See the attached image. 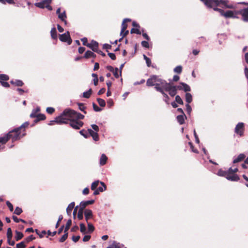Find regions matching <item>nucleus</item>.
I'll use <instances>...</instances> for the list:
<instances>
[{
  "mask_svg": "<svg viewBox=\"0 0 248 248\" xmlns=\"http://www.w3.org/2000/svg\"><path fill=\"white\" fill-rule=\"evenodd\" d=\"M91 57H93V58H95L96 55L93 52L90 50H87L84 54L83 58L88 59Z\"/></svg>",
  "mask_w": 248,
  "mask_h": 248,
  "instance_id": "4be33fe9",
  "label": "nucleus"
},
{
  "mask_svg": "<svg viewBox=\"0 0 248 248\" xmlns=\"http://www.w3.org/2000/svg\"><path fill=\"white\" fill-rule=\"evenodd\" d=\"M158 90H159V92H160L164 97V99H163V100L165 102V103L167 104H169L170 97L168 96V95L166 93H165L164 91H165L164 89H159Z\"/></svg>",
  "mask_w": 248,
  "mask_h": 248,
  "instance_id": "a211bd4d",
  "label": "nucleus"
},
{
  "mask_svg": "<svg viewBox=\"0 0 248 248\" xmlns=\"http://www.w3.org/2000/svg\"><path fill=\"white\" fill-rule=\"evenodd\" d=\"M51 36L53 39H57V33L56 29L55 27H53L51 29L50 31Z\"/></svg>",
  "mask_w": 248,
  "mask_h": 248,
  "instance_id": "c85d7f7f",
  "label": "nucleus"
},
{
  "mask_svg": "<svg viewBox=\"0 0 248 248\" xmlns=\"http://www.w3.org/2000/svg\"><path fill=\"white\" fill-rule=\"evenodd\" d=\"M141 46L145 48H148L149 47V45L147 41H142L141 43Z\"/></svg>",
  "mask_w": 248,
  "mask_h": 248,
  "instance_id": "680f3d73",
  "label": "nucleus"
},
{
  "mask_svg": "<svg viewBox=\"0 0 248 248\" xmlns=\"http://www.w3.org/2000/svg\"><path fill=\"white\" fill-rule=\"evenodd\" d=\"M164 90L168 92L169 95L171 97H174L177 93L175 89V85L170 83H168Z\"/></svg>",
  "mask_w": 248,
  "mask_h": 248,
  "instance_id": "423d86ee",
  "label": "nucleus"
},
{
  "mask_svg": "<svg viewBox=\"0 0 248 248\" xmlns=\"http://www.w3.org/2000/svg\"><path fill=\"white\" fill-rule=\"evenodd\" d=\"M29 122H26L24 123H23L21 126H20L19 127H18L17 128H18V129L20 130L21 131H22V130H23L24 132L23 133H25L24 128L25 127H27L29 125Z\"/></svg>",
  "mask_w": 248,
  "mask_h": 248,
  "instance_id": "a19ab883",
  "label": "nucleus"
},
{
  "mask_svg": "<svg viewBox=\"0 0 248 248\" xmlns=\"http://www.w3.org/2000/svg\"><path fill=\"white\" fill-rule=\"evenodd\" d=\"M7 239H12V238L13 237V233H12V230L10 228H8L7 229Z\"/></svg>",
  "mask_w": 248,
  "mask_h": 248,
  "instance_id": "a18cd8bd",
  "label": "nucleus"
},
{
  "mask_svg": "<svg viewBox=\"0 0 248 248\" xmlns=\"http://www.w3.org/2000/svg\"><path fill=\"white\" fill-rule=\"evenodd\" d=\"M185 96L186 101L187 104H189L192 101V96L190 93H186Z\"/></svg>",
  "mask_w": 248,
  "mask_h": 248,
  "instance_id": "2f4dec72",
  "label": "nucleus"
},
{
  "mask_svg": "<svg viewBox=\"0 0 248 248\" xmlns=\"http://www.w3.org/2000/svg\"><path fill=\"white\" fill-rule=\"evenodd\" d=\"M70 125L75 129H79L83 125V123L81 121L74 120V119H70Z\"/></svg>",
  "mask_w": 248,
  "mask_h": 248,
  "instance_id": "1a4fd4ad",
  "label": "nucleus"
},
{
  "mask_svg": "<svg viewBox=\"0 0 248 248\" xmlns=\"http://www.w3.org/2000/svg\"><path fill=\"white\" fill-rule=\"evenodd\" d=\"M97 101L101 107H104L106 106V102L104 99L99 98L97 99Z\"/></svg>",
  "mask_w": 248,
  "mask_h": 248,
  "instance_id": "49530a36",
  "label": "nucleus"
},
{
  "mask_svg": "<svg viewBox=\"0 0 248 248\" xmlns=\"http://www.w3.org/2000/svg\"><path fill=\"white\" fill-rule=\"evenodd\" d=\"M66 17H67V16H66V13H65V11H64L62 13L59 14V15L58 16V18L61 21H63L65 25L67 24V21L65 20Z\"/></svg>",
  "mask_w": 248,
  "mask_h": 248,
  "instance_id": "412c9836",
  "label": "nucleus"
},
{
  "mask_svg": "<svg viewBox=\"0 0 248 248\" xmlns=\"http://www.w3.org/2000/svg\"><path fill=\"white\" fill-rule=\"evenodd\" d=\"M228 172H229L228 170L225 171V170H222V169H220L218 170L217 174V175H218L219 176L224 177L226 178L228 174Z\"/></svg>",
  "mask_w": 248,
  "mask_h": 248,
  "instance_id": "cd10ccee",
  "label": "nucleus"
},
{
  "mask_svg": "<svg viewBox=\"0 0 248 248\" xmlns=\"http://www.w3.org/2000/svg\"><path fill=\"white\" fill-rule=\"evenodd\" d=\"M84 211L82 208L79 207L78 213L77 217L79 220H82L83 218V214L84 215Z\"/></svg>",
  "mask_w": 248,
  "mask_h": 248,
  "instance_id": "a878e982",
  "label": "nucleus"
},
{
  "mask_svg": "<svg viewBox=\"0 0 248 248\" xmlns=\"http://www.w3.org/2000/svg\"><path fill=\"white\" fill-rule=\"evenodd\" d=\"M158 82H156L155 84V88L157 91L159 92L158 89H164L165 86L167 84L168 82H167L165 80L159 78L157 80Z\"/></svg>",
  "mask_w": 248,
  "mask_h": 248,
  "instance_id": "9b49d317",
  "label": "nucleus"
},
{
  "mask_svg": "<svg viewBox=\"0 0 248 248\" xmlns=\"http://www.w3.org/2000/svg\"><path fill=\"white\" fill-rule=\"evenodd\" d=\"M112 245L114 248H122L124 247V245L122 244H120L116 241H113Z\"/></svg>",
  "mask_w": 248,
  "mask_h": 248,
  "instance_id": "ea45409f",
  "label": "nucleus"
},
{
  "mask_svg": "<svg viewBox=\"0 0 248 248\" xmlns=\"http://www.w3.org/2000/svg\"><path fill=\"white\" fill-rule=\"evenodd\" d=\"M245 130V124L242 122L238 123L235 128L234 133L239 136L242 137L244 135Z\"/></svg>",
  "mask_w": 248,
  "mask_h": 248,
  "instance_id": "0eeeda50",
  "label": "nucleus"
},
{
  "mask_svg": "<svg viewBox=\"0 0 248 248\" xmlns=\"http://www.w3.org/2000/svg\"><path fill=\"white\" fill-rule=\"evenodd\" d=\"M92 93V89H90L88 91L83 93V96L86 98H89Z\"/></svg>",
  "mask_w": 248,
  "mask_h": 248,
  "instance_id": "79ce46f5",
  "label": "nucleus"
},
{
  "mask_svg": "<svg viewBox=\"0 0 248 248\" xmlns=\"http://www.w3.org/2000/svg\"><path fill=\"white\" fill-rule=\"evenodd\" d=\"M226 179L229 181L232 182H237L240 179L239 177L237 174L232 172H230L229 171L227 176Z\"/></svg>",
  "mask_w": 248,
  "mask_h": 248,
  "instance_id": "ddd939ff",
  "label": "nucleus"
},
{
  "mask_svg": "<svg viewBox=\"0 0 248 248\" xmlns=\"http://www.w3.org/2000/svg\"><path fill=\"white\" fill-rule=\"evenodd\" d=\"M80 226V231L82 234H86L87 233L86 227L84 224L83 223H80L79 224Z\"/></svg>",
  "mask_w": 248,
  "mask_h": 248,
  "instance_id": "c756f323",
  "label": "nucleus"
},
{
  "mask_svg": "<svg viewBox=\"0 0 248 248\" xmlns=\"http://www.w3.org/2000/svg\"><path fill=\"white\" fill-rule=\"evenodd\" d=\"M46 111L48 114H52L54 112L55 109L52 107H48Z\"/></svg>",
  "mask_w": 248,
  "mask_h": 248,
  "instance_id": "69168bd1",
  "label": "nucleus"
},
{
  "mask_svg": "<svg viewBox=\"0 0 248 248\" xmlns=\"http://www.w3.org/2000/svg\"><path fill=\"white\" fill-rule=\"evenodd\" d=\"M79 133L80 135H81L82 136H83L85 138L87 139L89 137V134L87 133V132L84 129L80 130L79 131Z\"/></svg>",
  "mask_w": 248,
  "mask_h": 248,
  "instance_id": "09e8293b",
  "label": "nucleus"
},
{
  "mask_svg": "<svg viewBox=\"0 0 248 248\" xmlns=\"http://www.w3.org/2000/svg\"><path fill=\"white\" fill-rule=\"evenodd\" d=\"M9 79L8 76L5 74H0V82L1 81H6Z\"/></svg>",
  "mask_w": 248,
  "mask_h": 248,
  "instance_id": "c03bdc74",
  "label": "nucleus"
},
{
  "mask_svg": "<svg viewBox=\"0 0 248 248\" xmlns=\"http://www.w3.org/2000/svg\"><path fill=\"white\" fill-rule=\"evenodd\" d=\"M204 4L208 8H213L214 10L218 11L221 16H224L226 18H238L237 16L239 15L238 11H227L224 12V11L217 7L219 5H221L223 8H232V4L228 5V1L226 0H201Z\"/></svg>",
  "mask_w": 248,
  "mask_h": 248,
  "instance_id": "f257e3e1",
  "label": "nucleus"
},
{
  "mask_svg": "<svg viewBox=\"0 0 248 248\" xmlns=\"http://www.w3.org/2000/svg\"><path fill=\"white\" fill-rule=\"evenodd\" d=\"M239 15L241 16V20L245 22H248V7L238 11Z\"/></svg>",
  "mask_w": 248,
  "mask_h": 248,
  "instance_id": "9d476101",
  "label": "nucleus"
},
{
  "mask_svg": "<svg viewBox=\"0 0 248 248\" xmlns=\"http://www.w3.org/2000/svg\"><path fill=\"white\" fill-rule=\"evenodd\" d=\"M186 111L188 114H190L192 111V108L191 106L189 105V104H187L186 105Z\"/></svg>",
  "mask_w": 248,
  "mask_h": 248,
  "instance_id": "338daca9",
  "label": "nucleus"
},
{
  "mask_svg": "<svg viewBox=\"0 0 248 248\" xmlns=\"http://www.w3.org/2000/svg\"><path fill=\"white\" fill-rule=\"evenodd\" d=\"M12 218H13V220H14V221L16 223H18L19 221H21L24 223H26V221L24 220H23L22 219H19L17 218V217H16L15 216H13Z\"/></svg>",
  "mask_w": 248,
  "mask_h": 248,
  "instance_id": "5fc2aeb1",
  "label": "nucleus"
},
{
  "mask_svg": "<svg viewBox=\"0 0 248 248\" xmlns=\"http://www.w3.org/2000/svg\"><path fill=\"white\" fill-rule=\"evenodd\" d=\"M84 216L86 223H88L89 222V220L93 218V211L89 209H85L84 211Z\"/></svg>",
  "mask_w": 248,
  "mask_h": 248,
  "instance_id": "4468645a",
  "label": "nucleus"
},
{
  "mask_svg": "<svg viewBox=\"0 0 248 248\" xmlns=\"http://www.w3.org/2000/svg\"><path fill=\"white\" fill-rule=\"evenodd\" d=\"M70 114V118L76 119V120L83 119L84 116L73 109L67 108L64 110V113Z\"/></svg>",
  "mask_w": 248,
  "mask_h": 248,
  "instance_id": "7ed1b4c3",
  "label": "nucleus"
},
{
  "mask_svg": "<svg viewBox=\"0 0 248 248\" xmlns=\"http://www.w3.org/2000/svg\"><path fill=\"white\" fill-rule=\"evenodd\" d=\"M87 46L91 49L93 51H97L98 43L94 40H92L90 43L87 44Z\"/></svg>",
  "mask_w": 248,
  "mask_h": 248,
  "instance_id": "2eb2a0df",
  "label": "nucleus"
},
{
  "mask_svg": "<svg viewBox=\"0 0 248 248\" xmlns=\"http://www.w3.org/2000/svg\"><path fill=\"white\" fill-rule=\"evenodd\" d=\"M71 224H72L71 219H68L66 222V225H65V226L64 228V232H67V231L69 229V228H70V226L71 225Z\"/></svg>",
  "mask_w": 248,
  "mask_h": 248,
  "instance_id": "c9c22d12",
  "label": "nucleus"
},
{
  "mask_svg": "<svg viewBox=\"0 0 248 248\" xmlns=\"http://www.w3.org/2000/svg\"><path fill=\"white\" fill-rule=\"evenodd\" d=\"M88 133H89L88 134L89 136H92L93 140L94 141L98 140H99L98 134H97V132L94 131L93 130H92V129H90V128L88 129Z\"/></svg>",
  "mask_w": 248,
  "mask_h": 248,
  "instance_id": "f3484780",
  "label": "nucleus"
},
{
  "mask_svg": "<svg viewBox=\"0 0 248 248\" xmlns=\"http://www.w3.org/2000/svg\"><path fill=\"white\" fill-rule=\"evenodd\" d=\"M245 157H246V155L245 154H240V155H238V156L237 157H236L235 158H234L233 159V163H236L239 162H240V161H242L243 159H244Z\"/></svg>",
  "mask_w": 248,
  "mask_h": 248,
  "instance_id": "aec40b11",
  "label": "nucleus"
},
{
  "mask_svg": "<svg viewBox=\"0 0 248 248\" xmlns=\"http://www.w3.org/2000/svg\"><path fill=\"white\" fill-rule=\"evenodd\" d=\"M0 2L3 4H5L6 3L11 4H15L14 0H0Z\"/></svg>",
  "mask_w": 248,
  "mask_h": 248,
  "instance_id": "4d7b16f0",
  "label": "nucleus"
},
{
  "mask_svg": "<svg viewBox=\"0 0 248 248\" xmlns=\"http://www.w3.org/2000/svg\"><path fill=\"white\" fill-rule=\"evenodd\" d=\"M24 83L21 80L17 79L15 80V84L16 86L21 87L23 85Z\"/></svg>",
  "mask_w": 248,
  "mask_h": 248,
  "instance_id": "13d9d810",
  "label": "nucleus"
},
{
  "mask_svg": "<svg viewBox=\"0 0 248 248\" xmlns=\"http://www.w3.org/2000/svg\"><path fill=\"white\" fill-rule=\"evenodd\" d=\"M87 226H88L87 232L90 233L93 232L94 231V229H95L93 225L90 222H88V223H87Z\"/></svg>",
  "mask_w": 248,
  "mask_h": 248,
  "instance_id": "72a5a7b5",
  "label": "nucleus"
},
{
  "mask_svg": "<svg viewBox=\"0 0 248 248\" xmlns=\"http://www.w3.org/2000/svg\"><path fill=\"white\" fill-rule=\"evenodd\" d=\"M26 247L24 242H21L19 243L16 244L17 248H25Z\"/></svg>",
  "mask_w": 248,
  "mask_h": 248,
  "instance_id": "0e129e2a",
  "label": "nucleus"
},
{
  "mask_svg": "<svg viewBox=\"0 0 248 248\" xmlns=\"http://www.w3.org/2000/svg\"><path fill=\"white\" fill-rule=\"evenodd\" d=\"M64 113V111L61 115L55 118V123L58 124H67L70 119V114Z\"/></svg>",
  "mask_w": 248,
  "mask_h": 248,
  "instance_id": "20e7f679",
  "label": "nucleus"
},
{
  "mask_svg": "<svg viewBox=\"0 0 248 248\" xmlns=\"http://www.w3.org/2000/svg\"><path fill=\"white\" fill-rule=\"evenodd\" d=\"M99 183H100V182L99 180H96L93 182L91 185V189L93 190H95L97 188Z\"/></svg>",
  "mask_w": 248,
  "mask_h": 248,
  "instance_id": "58836bf2",
  "label": "nucleus"
},
{
  "mask_svg": "<svg viewBox=\"0 0 248 248\" xmlns=\"http://www.w3.org/2000/svg\"><path fill=\"white\" fill-rule=\"evenodd\" d=\"M68 237V232H64V234L61 237V238L60 239L59 241L60 242H63L66 240V239Z\"/></svg>",
  "mask_w": 248,
  "mask_h": 248,
  "instance_id": "864d4df0",
  "label": "nucleus"
},
{
  "mask_svg": "<svg viewBox=\"0 0 248 248\" xmlns=\"http://www.w3.org/2000/svg\"><path fill=\"white\" fill-rule=\"evenodd\" d=\"M174 72L178 73L180 74L182 71V67L181 65L177 66L173 70Z\"/></svg>",
  "mask_w": 248,
  "mask_h": 248,
  "instance_id": "8fccbe9b",
  "label": "nucleus"
},
{
  "mask_svg": "<svg viewBox=\"0 0 248 248\" xmlns=\"http://www.w3.org/2000/svg\"><path fill=\"white\" fill-rule=\"evenodd\" d=\"M118 71H119V69L118 68H115V69L114 70L113 72H112L114 77L117 78H118L119 77V76H120V74H118Z\"/></svg>",
  "mask_w": 248,
  "mask_h": 248,
  "instance_id": "052dcab7",
  "label": "nucleus"
},
{
  "mask_svg": "<svg viewBox=\"0 0 248 248\" xmlns=\"http://www.w3.org/2000/svg\"><path fill=\"white\" fill-rule=\"evenodd\" d=\"M186 118L185 114L179 115L177 116V121L180 124H183L185 123V120Z\"/></svg>",
  "mask_w": 248,
  "mask_h": 248,
  "instance_id": "6ab92c4d",
  "label": "nucleus"
},
{
  "mask_svg": "<svg viewBox=\"0 0 248 248\" xmlns=\"http://www.w3.org/2000/svg\"><path fill=\"white\" fill-rule=\"evenodd\" d=\"M75 206V202H71L66 208V213L68 216H71V212Z\"/></svg>",
  "mask_w": 248,
  "mask_h": 248,
  "instance_id": "393cba45",
  "label": "nucleus"
},
{
  "mask_svg": "<svg viewBox=\"0 0 248 248\" xmlns=\"http://www.w3.org/2000/svg\"><path fill=\"white\" fill-rule=\"evenodd\" d=\"M22 212V209L20 207H16L14 211V214H15L17 215H19L21 214Z\"/></svg>",
  "mask_w": 248,
  "mask_h": 248,
  "instance_id": "6e6d98bb",
  "label": "nucleus"
},
{
  "mask_svg": "<svg viewBox=\"0 0 248 248\" xmlns=\"http://www.w3.org/2000/svg\"><path fill=\"white\" fill-rule=\"evenodd\" d=\"M94 202V200H91L89 201H83L80 202L79 204V207L84 210L85 207L90 204H92Z\"/></svg>",
  "mask_w": 248,
  "mask_h": 248,
  "instance_id": "dca6fc26",
  "label": "nucleus"
},
{
  "mask_svg": "<svg viewBox=\"0 0 248 248\" xmlns=\"http://www.w3.org/2000/svg\"><path fill=\"white\" fill-rule=\"evenodd\" d=\"M36 119H35L34 121V122L35 123H37L39 121L44 120L45 119H46V117L44 114L40 113L36 115Z\"/></svg>",
  "mask_w": 248,
  "mask_h": 248,
  "instance_id": "bb28decb",
  "label": "nucleus"
},
{
  "mask_svg": "<svg viewBox=\"0 0 248 248\" xmlns=\"http://www.w3.org/2000/svg\"><path fill=\"white\" fill-rule=\"evenodd\" d=\"M108 160L107 156L104 154H103L100 158L99 164L101 166H103L106 164Z\"/></svg>",
  "mask_w": 248,
  "mask_h": 248,
  "instance_id": "b1692460",
  "label": "nucleus"
},
{
  "mask_svg": "<svg viewBox=\"0 0 248 248\" xmlns=\"http://www.w3.org/2000/svg\"><path fill=\"white\" fill-rule=\"evenodd\" d=\"M52 2V0H43L39 2H36L34 4V5L37 7L44 9L45 8H47L49 11L52 10V7L50 5Z\"/></svg>",
  "mask_w": 248,
  "mask_h": 248,
  "instance_id": "39448f33",
  "label": "nucleus"
},
{
  "mask_svg": "<svg viewBox=\"0 0 248 248\" xmlns=\"http://www.w3.org/2000/svg\"><path fill=\"white\" fill-rule=\"evenodd\" d=\"M59 39L62 42L67 43L68 45H70L72 42L69 31L60 35Z\"/></svg>",
  "mask_w": 248,
  "mask_h": 248,
  "instance_id": "6e6552de",
  "label": "nucleus"
},
{
  "mask_svg": "<svg viewBox=\"0 0 248 248\" xmlns=\"http://www.w3.org/2000/svg\"><path fill=\"white\" fill-rule=\"evenodd\" d=\"M25 134V133H22V131L18 129L17 127L7 133L9 139H11L13 142L19 140L23 137Z\"/></svg>",
  "mask_w": 248,
  "mask_h": 248,
  "instance_id": "f03ea898",
  "label": "nucleus"
},
{
  "mask_svg": "<svg viewBox=\"0 0 248 248\" xmlns=\"http://www.w3.org/2000/svg\"><path fill=\"white\" fill-rule=\"evenodd\" d=\"M91 127L93 128V129L94 130V131H95L96 132H97L99 130V127L95 124H92Z\"/></svg>",
  "mask_w": 248,
  "mask_h": 248,
  "instance_id": "774afa93",
  "label": "nucleus"
},
{
  "mask_svg": "<svg viewBox=\"0 0 248 248\" xmlns=\"http://www.w3.org/2000/svg\"><path fill=\"white\" fill-rule=\"evenodd\" d=\"M6 203L7 206L9 208L10 211L11 212L13 211L14 208H13V205L11 204V203L9 201H8L6 202Z\"/></svg>",
  "mask_w": 248,
  "mask_h": 248,
  "instance_id": "e2e57ef3",
  "label": "nucleus"
},
{
  "mask_svg": "<svg viewBox=\"0 0 248 248\" xmlns=\"http://www.w3.org/2000/svg\"><path fill=\"white\" fill-rule=\"evenodd\" d=\"M40 111V108H37L36 109H33L32 111V112L30 114V117L31 118H35L36 115V113Z\"/></svg>",
  "mask_w": 248,
  "mask_h": 248,
  "instance_id": "e433bc0d",
  "label": "nucleus"
},
{
  "mask_svg": "<svg viewBox=\"0 0 248 248\" xmlns=\"http://www.w3.org/2000/svg\"><path fill=\"white\" fill-rule=\"evenodd\" d=\"M78 108L82 111L84 114L86 113V111L85 110L86 107L84 106V104L81 103H78Z\"/></svg>",
  "mask_w": 248,
  "mask_h": 248,
  "instance_id": "37998d69",
  "label": "nucleus"
},
{
  "mask_svg": "<svg viewBox=\"0 0 248 248\" xmlns=\"http://www.w3.org/2000/svg\"><path fill=\"white\" fill-rule=\"evenodd\" d=\"M131 33H136L137 34H140L141 31L139 28H132L130 31Z\"/></svg>",
  "mask_w": 248,
  "mask_h": 248,
  "instance_id": "3c124183",
  "label": "nucleus"
},
{
  "mask_svg": "<svg viewBox=\"0 0 248 248\" xmlns=\"http://www.w3.org/2000/svg\"><path fill=\"white\" fill-rule=\"evenodd\" d=\"M159 78V77L156 75H152L148 78L146 82V85L149 87L153 86L155 85L156 82H158L157 80Z\"/></svg>",
  "mask_w": 248,
  "mask_h": 248,
  "instance_id": "f8f14e48",
  "label": "nucleus"
},
{
  "mask_svg": "<svg viewBox=\"0 0 248 248\" xmlns=\"http://www.w3.org/2000/svg\"><path fill=\"white\" fill-rule=\"evenodd\" d=\"M100 184L102 186H100L97 189L100 192H102L106 190L107 187L106 185L104 182H100Z\"/></svg>",
  "mask_w": 248,
  "mask_h": 248,
  "instance_id": "4c0bfd02",
  "label": "nucleus"
},
{
  "mask_svg": "<svg viewBox=\"0 0 248 248\" xmlns=\"http://www.w3.org/2000/svg\"><path fill=\"white\" fill-rule=\"evenodd\" d=\"M180 84L183 85V90L185 92H189L191 91V88L190 86L186 83H185L184 82H180Z\"/></svg>",
  "mask_w": 248,
  "mask_h": 248,
  "instance_id": "7c9ffc66",
  "label": "nucleus"
},
{
  "mask_svg": "<svg viewBox=\"0 0 248 248\" xmlns=\"http://www.w3.org/2000/svg\"><path fill=\"white\" fill-rule=\"evenodd\" d=\"M144 59L146 61V64L148 67H150L151 65V60L150 58L147 57L145 55H143Z\"/></svg>",
  "mask_w": 248,
  "mask_h": 248,
  "instance_id": "de8ad7c7",
  "label": "nucleus"
},
{
  "mask_svg": "<svg viewBox=\"0 0 248 248\" xmlns=\"http://www.w3.org/2000/svg\"><path fill=\"white\" fill-rule=\"evenodd\" d=\"M175 101L180 105L183 104V101L181 97L179 95H177L175 96Z\"/></svg>",
  "mask_w": 248,
  "mask_h": 248,
  "instance_id": "603ef678",
  "label": "nucleus"
},
{
  "mask_svg": "<svg viewBox=\"0 0 248 248\" xmlns=\"http://www.w3.org/2000/svg\"><path fill=\"white\" fill-rule=\"evenodd\" d=\"M131 19L129 18H125L124 19L123 23L122 24V29L121 31L120 32V34L122 35V33L124 31L126 30V29L127 27V24H125V22L126 21H130Z\"/></svg>",
  "mask_w": 248,
  "mask_h": 248,
  "instance_id": "5701e85b",
  "label": "nucleus"
},
{
  "mask_svg": "<svg viewBox=\"0 0 248 248\" xmlns=\"http://www.w3.org/2000/svg\"><path fill=\"white\" fill-rule=\"evenodd\" d=\"M93 110L96 112H99L102 110V109L99 108L94 103H93Z\"/></svg>",
  "mask_w": 248,
  "mask_h": 248,
  "instance_id": "bf43d9fd",
  "label": "nucleus"
},
{
  "mask_svg": "<svg viewBox=\"0 0 248 248\" xmlns=\"http://www.w3.org/2000/svg\"><path fill=\"white\" fill-rule=\"evenodd\" d=\"M9 140V137L7 134L5 136L0 138V143L2 144H5Z\"/></svg>",
  "mask_w": 248,
  "mask_h": 248,
  "instance_id": "f704fd0d",
  "label": "nucleus"
},
{
  "mask_svg": "<svg viewBox=\"0 0 248 248\" xmlns=\"http://www.w3.org/2000/svg\"><path fill=\"white\" fill-rule=\"evenodd\" d=\"M23 237V234L21 232H18L17 231H16L15 239L16 241H19L22 239Z\"/></svg>",
  "mask_w": 248,
  "mask_h": 248,
  "instance_id": "473e14b6",
  "label": "nucleus"
}]
</instances>
